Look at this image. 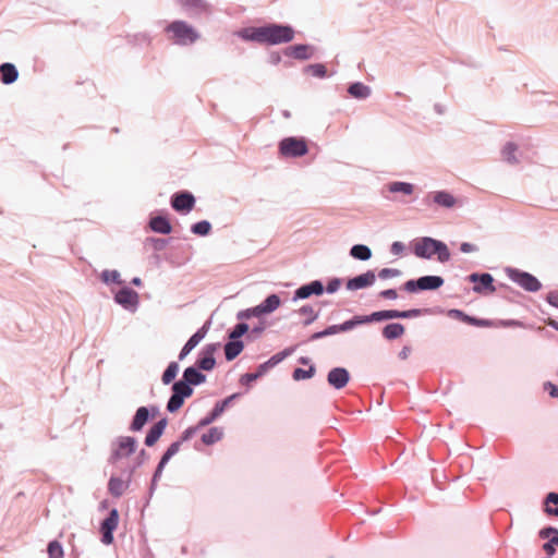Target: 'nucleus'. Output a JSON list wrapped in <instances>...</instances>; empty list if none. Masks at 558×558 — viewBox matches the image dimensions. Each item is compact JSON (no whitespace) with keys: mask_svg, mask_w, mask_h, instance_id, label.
Listing matches in <instances>:
<instances>
[{"mask_svg":"<svg viewBox=\"0 0 558 558\" xmlns=\"http://www.w3.org/2000/svg\"><path fill=\"white\" fill-rule=\"evenodd\" d=\"M350 256L356 260L366 262L372 258V250L365 244H354L350 248Z\"/></svg>","mask_w":558,"mask_h":558,"instance_id":"e433bc0d","label":"nucleus"},{"mask_svg":"<svg viewBox=\"0 0 558 558\" xmlns=\"http://www.w3.org/2000/svg\"><path fill=\"white\" fill-rule=\"evenodd\" d=\"M341 283H342L341 278H338V277L330 278L327 282V286L325 287V292H327L328 294L336 293L339 290V288L341 287Z\"/></svg>","mask_w":558,"mask_h":558,"instance_id":"4d7b16f0","label":"nucleus"},{"mask_svg":"<svg viewBox=\"0 0 558 558\" xmlns=\"http://www.w3.org/2000/svg\"><path fill=\"white\" fill-rule=\"evenodd\" d=\"M546 302L558 310V290H551L546 294Z\"/></svg>","mask_w":558,"mask_h":558,"instance_id":"0e129e2a","label":"nucleus"},{"mask_svg":"<svg viewBox=\"0 0 558 558\" xmlns=\"http://www.w3.org/2000/svg\"><path fill=\"white\" fill-rule=\"evenodd\" d=\"M178 3L192 17L211 13V4L206 0H178Z\"/></svg>","mask_w":558,"mask_h":558,"instance_id":"a211bd4d","label":"nucleus"},{"mask_svg":"<svg viewBox=\"0 0 558 558\" xmlns=\"http://www.w3.org/2000/svg\"><path fill=\"white\" fill-rule=\"evenodd\" d=\"M146 242L149 243L155 251L160 252L166 248L170 239L149 236L146 239Z\"/></svg>","mask_w":558,"mask_h":558,"instance_id":"864d4df0","label":"nucleus"},{"mask_svg":"<svg viewBox=\"0 0 558 558\" xmlns=\"http://www.w3.org/2000/svg\"><path fill=\"white\" fill-rule=\"evenodd\" d=\"M264 375H266V373L260 371V366L258 365L254 373L242 374L239 378V383L250 389L252 384L262 378Z\"/></svg>","mask_w":558,"mask_h":558,"instance_id":"a19ab883","label":"nucleus"},{"mask_svg":"<svg viewBox=\"0 0 558 558\" xmlns=\"http://www.w3.org/2000/svg\"><path fill=\"white\" fill-rule=\"evenodd\" d=\"M543 389L549 395L550 398L558 399V385L551 381H545L543 384Z\"/></svg>","mask_w":558,"mask_h":558,"instance_id":"680f3d73","label":"nucleus"},{"mask_svg":"<svg viewBox=\"0 0 558 558\" xmlns=\"http://www.w3.org/2000/svg\"><path fill=\"white\" fill-rule=\"evenodd\" d=\"M414 184L404 181H392L387 184V189L390 193H401L404 195H411L414 192Z\"/></svg>","mask_w":558,"mask_h":558,"instance_id":"4c0bfd02","label":"nucleus"},{"mask_svg":"<svg viewBox=\"0 0 558 558\" xmlns=\"http://www.w3.org/2000/svg\"><path fill=\"white\" fill-rule=\"evenodd\" d=\"M324 292V282L320 279H315L296 288L293 292L292 301L296 302L310 299L311 296H320Z\"/></svg>","mask_w":558,"mask_h":558,"instance_id":"dca6fc26","label":"nucleus"},{"mask_svg":"<svg viewBox=\"0 0 558 558\" xmlns=\"http://www.w3.org/2000/svg\"><path fill=\"white\" fill-rule=\"evenodd\" d=\"M222 437L223 429L221 427L214 426L202 435L201 440L206 446H213L216 442L220 441Z\"/></svg>","mask_w":558,"mask_h":558,"instance_id":"c9c22d12","label":"nucleus"},{"mask_svg":"<svg viewBox=\"0 0 558 558\" xmlns=\"http://www.w3.org/2000/svg\"><path fill=\"white\" fill-rule=\"evenodd\" d=\"M165 33L169 40L179 47H189L199 40V32L184 20H174L167 24Z\"/></svg>","mask_w":558,"mask_h":558,"instance_id":"20e7f679","label":"nucleus"},{"mask_svg":"<svg viewBox=\"0 0 558 558\" xmlns=\"http://www.w3.org/2000/svg\"><path fill=\"white\" fill-rule=\"evenodd\" d=\"M293 314L304 316L305 318L302 322V325L307 327L318 319L320 311H316L312 305L305 304L302 305L299 310H295Z\"/></svg>","mask_w":558,"mask_h":558,"instance_id":"7c9ffc66","label":"nucleus"},{"mask_svg":"<svg viewBox=\"0 0 558 558\" xmlns=\"http://www.w3.org/2000/svg\"><path fill=\"white\" fill-rule=\"evenodd\" d=\"M405 332V327L401 323H388L381 329V336L385 340L393 341L402 337Z\"/></svg>","mask_w":558,"mask_h":558,"instance_id":"c85d7f7f","label":"nucleus"},{"mask_svg":"<svg viewBox=\"0 0 558 558\" xmlns=\"http://www.w3.org/2000/svg\"><path fill=\"white\" fill-rule=\"evenodd\" d=\"M242 396L241 392H234L222 400H219L215 403L214 408L199 420V426H208L214 423L222 413L227 410L228 407L232 404L235 400H238Z\"/></svg>","mask_w":558,"mask_h":558,"instance_id":"ddd939ff","label":"nucleus"},{"mask_svg":"<svg viewBox=\"0 0 558 558\" xmlns=\"http://www.w3.org/2000/svg\"><path fill=\"white\" fill-rule=\"evenodd\" d=\"M470 326L481 327V328H489V327L496 326V324L492 319L480 318V317L473 316Z\"/></svg>","mask_w":558,"mask_h":558,"instance_id":"13d9d810","label":"nucleus"},{"mask_svg":"<svg viewBox=\"0 0 558 558\" xmlns=\"http://www.w3.org/2000/svg\"><path fill=\"white\" fill-rule=\"evenodd\" d=\"M148 453L145 449H141L137 453V456L135 457L134 461H133V464L135 465V468H141L145 461L148 459Z\"/></svg>","mask_w":558,"mask_h":558,"instance_id":"e2e57ef3","label":"nucleus"},{"mask_svg":"<svg viewBox=\"0 0 558 558\" xmlns=\"http://www.w3.org/2000/svg\"><path fill=\"white\" fill-rule=\"evenodd\" d=\"M258 305L265 315H269L279 308L281 305V299L277 293H271L268 294Z\"/></svg>","mask_w":558,"mask_h":558,"instance_id":"f704fd0d","label":"nucleus"},{"mask_svg":"<svg viewBox=\"0 0 558 558\" xmlns=\"http://www.w3.org/2000/svg\"><path fill=\"white\" fill-rule=\"evenodd\" d=\"M220 348L219 342L207 343L198 352L197 359L194 365L204 369L205 372H211L216 367L215 353Z\"/></svg>","mask_w":558,"mask_h":558,"instance_id":"4468645a","label":"nucleus"},{"mask_svg":"<svg viewBox=\"0 0 558 558\" xmlns=\"http://www.w3.org/2000/svg\"><path fill=\"white\" fill-rule=\"evenodd\" d=\"M504 271L512 282L517 283L526 292L534 293L539 291L543 287L538 278L529 271L511 266L505 267Z\"/></svg>","mask_w":558,"mask_h":558,"instance_id":"423d86ee","label":"nucleus"},{"mask_svg":"<svg viewBox=\"0 0 558 558\" xmlns=\"http://www.w3.org/2000/svg\"><path fill=\"white\" fill-rule=\"evenodd\" d=\"M117 304L121 305L124 310L134 313L140 305L138 293L128 286H123L113 296Z\"/></svg>","mask_w":558,"mask_h":558,"instance_id":"2eb2a0df","label":"nucleus"},{"mask_svg":"<svg viewBox=\"0 0 558 558\" xmlns=\"http://www.w3.org/2000/svg\"><path fill=\"white\" fill-rule=\"evenodd\" d=\"M315 47L308 44H295L288 46L283 50V54L300 61H306L313 58Z\"/></svg>","mask_w":558,"mask_h":558,"instance_id":"4be33fe9","label":"nucleus"},{"mask_svg":"<svg viewBox=\"0 0 558 558\" xmlns=\"http://www.w3.org/2000/svg\"><path fill=\"white\" fill-rule=\"evenodd\" d=\"M316 373V367L314 364H310V367L307 369H304L302 367H296L292 372V378L295 381L311 379L314 377Z\"/></svg>","mask_w":558,"mask_h":558,"instance_id":"c03bdc74","label":"nucleus"},{"mask_svg":"<svg viewBox=\"0 0 558 558\" xmlns=\"http://www.w3.org/2000/svg\"><path fill=\"white\" fill-rule=\"evenodd\" d=\"M498 327L502 328H525V324L519 319H500L496 324Z\"/></svg>","mask_w":558,"mask_h":558,"instance_id":"6e6d98bb","label":"nucleus"},{"mask_svg":"<svg viewBox=\"0 0 558 558\" xmlns=\"http://www.w3.org/2000/svg\"><path fill=\"white\" fill-rule=\"evenodd\" d=\"M429 196L435 204L447 209L453 208L457 204V198L446 190L433 192Z\"/></svg>","mask_w":558,"mask_h":558,"instance_id":"cd10ccee","label":"nucleus"},{"mask_svg":"<svg viewBox=\"0 0 558 558\" xmlns=\"http://www.w3.org/2000/svg\"><path fill=\"white\" fill-rule=\"evenodd\" d=\"M350 372L343 366L332 367L327 374V383L336 390L344 388L350 381Z\"/></svg>","mask_w":558,"mask_h":558,"instance_id":"aec40b11","label":"nucleus"},{"mask_svg":"<svg viewBox=\"0 0 558 558\" xmlns=\"http://www.w3.org/2000/svg\"><path fill=\"white\" fill-rule=\"evenodd\" d=\"M47 553L49 558H63L64 551L60 542L57 539L50 541L47 546Z\"/></svg>","mask_w":558,"mask_h":558,"instance_id":"8fccbe9b","label":"nucleus"},{"mask_svg":"<svg viewBox=\"0 0 558 558\" xmlns=\"http://www.w3.org/2000/svg\"><path fill=\"white\" fill-rule=\"evenodd\" d=\"M179 371V362L171 361L161 374V383L165 386L171 384V395L166 404V409L169 413L178 412L183 407L185 400L194 393V387L183 378L175 380Z\"/></svg>","mask_w":558,"mask_h":558,"instance_id":"f03ea898","label":"nucleus"},{"mask_svg":"<svg viewBox=\"0 0 558 558\" xmlns=\"http://www.w3.org/2000/svg\"><path fill=\"white\" fill-rule=\"evenodd\" d=\"M234 35L243 41L277 46L291 43L295 37V31L290 24L266 23L262 26L240 28Z\"/></svg>","mask_w":558,"mask_h":558,"instance_id":"f257e3e1","label":"nucleus"},{"mask_svg":"<svg viewBox=\"0 0 558 558\" xmlns=\"http://www.w3.org/2000/svg\"><path fill=\"white\" fill-rule=\"evenodd\" d=\"M279 153L287 158L302 157L308 153L307 142L304 137H284L279 142Z\"/></svg>","mask_w":558,"mask_h":558,"instance_id":"6e6552de","label":"nucleus"},{"mask_svg":"<svg viewBox=\"0 0 558 558\" xmlns=\"http://www.w3.org/2000/svg\"><path fill=\"white\" fill-rule=\"evenodd\" d=\"M473 283L472 291L476 294H492L496 291L495 279L489 272H472L465 278Z\"/></svg>","mask_w":558,"mask_h":558,"instance_id":"9d476101","label":"nucleus"},{"mask_svg":"<svg viewBox=\"0 0 558 558\" xmlns=\"http://www.w3.org/2000/svg\"><path fill=\"white\" fill-rule=\"evenodd\" d=\"M209 326L210 322L208 320L187 339L179 352V361H183L199 344L206 337Z\"/></svg>","mask_w":558,"mask_h":558,"instance_id":"f3484780","label":"nucleus"},{"mask_svg":"<svg viewBox=\"0 0 558 558\" xmlns=\"http://www.w3.org/2000/svg\"><path fill=\"white\" fill-rule=\"evenodd\" d=\"M119 511L117 508H112L107 517L100 522L99 531L101 533L100 541L104 545H111L114 541V531L119 524Z\"/></svg>","mask_w":558,"mask_h":558,"instance_id":"f8f14e48","label":"nucleus"},{"mask_svg":"<svg viewBox=\"0 0 558 558\" xmlns=\"http://www.w3.org/2000/svg\"><path fill=\"white\" fill-rule=\"evenodd\" d=\"M168 425V418L162 417L155 422L146 433L144 444L147 447H153L159 438L163 435Z\"/></svg>","mask_w":558,"mask_h":558,"instance_id":"5701e85b","label":"nucleus"},{"mask_svg":"<svg viewBox=\"0 0 558 558\" xmlns=\"http://www.w3.org/2000/svg\"><path fill=\"white\" fill-rule=\"evenodd\" d=\"M447 315L450 318H452V319L460 320V322H462L464 324H468V325H471V322H472V318H473L472 315H469L464 311L459 310V308H451V310H449L447 312Z\"/></svg>","mask_w":558,"mask_h":558,"instance_id":"603ef678","label":"nucleus"},{"mask_svg":"<svg viewBox=\"0 0 558 558\" xmlns=\"http://www.w3.org/2000/svg\"><path fill=\"white\" fill-rule=\"evenodd\" d=\"M296 345H291L286 349H283L280 352H277L275 355L277 356L278 361L281 363L284 359L290 356L295 351Z\"/></svg>","mask_w":558,"mask_h":558,"instance_id":"338daca9","label":"nucleus"},{"mask_svg":"<svg viewBox=\"0 0 558 558\" xmlns=\"http://www.w3.org/2000/svg\"><path fill=\"white\" fill-rule=\"evenodd\" d=\"M445 283V279L438 275H425L405 281L401 289L408 293H420L423 291H436Z\"/></svg>","mask_w":558,"mask_h":558,"instance_id":"39448f33","label":"nucleus"},{"mask_svg":"<svg viewBox=\"0 0 558 558\" xmlns=\"http://www.w3.org/2000/svg\"><path fill=\"white\" fill-rule=\"evenodd\" d=\"M191 232L198 236H207L213 230V226L208 220H199L190 228Z\"/></svg>","mask_w":558,"mask_h":558,"instance_id":"79ce46f5","label":"nucleus"},{"mask_svg":"<svg viewBox=\"0 0 558 558\" xmlns=\"http://www.w3.org/2000/svg\"><path fill=\"white\" fill-rule=\"evenodd\" d=\"M538 536L542 539H548L543 544V550L550 558L556 553V547L558 546V529L547 525L539 530Z\"/></svg>","mask_w":558,"mask_h":558,"instance_id":"412c9836","label":"nucleus"},{"mask_svg":"<svg viewBox=\"0 0 558 558\" xmlns=\"http://www.w3.org/2000/svg\"><path fill=\"white\" fill-rule=\"evenodd\" d=\"M432 312L433 310L429 307L402 310V319H411L425 315H430Z\"/></svg>","mask_w":558,"mask_h":558,"instance_id":"09e8293b","label":"nucleus"},{"mask_svg":"<svg viewBox=\"0 0 558 558\" xmlns=\"http://www.w3.org/2000/svg\"><path fill=\"white\" fill-rule=\"evenodd\" d=\"M375 281L376 272L375 270L369 269L363 274L349 278L345 282V288L349 291H357L374 286Z\"/></svg>","mask_w":558,"mask_h":558,"instance_id":"6ab92c4d","label":"nucleus"},{"mask_svg":"<svg viewBox=\"0 0 558 558\" xmlns=\"http://www.w3.org/2000/svg\"><path fill=\"white\" fill-rule=\"evenodd\" d=\"M304 72L312 74L318 78L327 77V68L324 63H311L304 68Z\"/></svg>","mask_w":558,"mask_h":558,"instance_id":"49530a36","label":"nucleus"},{"mask_svg":"<svg viewBox=\"0 0 558 558\" xmlns=\"http://www.w3.org/2000/svg\"><path fill=\"white\" fill-rule=\"evenodd\" d=\"M412 252L421 259H432L436 256L440 264H445L451 258L448 245L444 241L432 236L417 238L413 243Z\"/></svg>","mask_w":558,"mask_h":558,"instance_id":"7ed1b4c3","label":"nucleus"},{"mask_svg":"<svg viewBox=\"0 0 558 558\" xmlns=\"http://www.w3.org/2000/svg\"><path fill=\"white\" fill-rule=\"evenodd\" d=\"M518 145L513 142H507L501 149L502 158L506 162L510 165L519 163V159L517 158Z\"/></svg>","mask_w":558,"mask_h":558,"instance_id":"58836bf2","label":"nucleus"},{"mask_svg":"<svg viewBox=\"0 0 558 558\" xmlns=\"http://www.w3.org/2000/svg\"><path fill=\"white\" fill-rule=\"evenodd\" d=\"M148 226L153 232L168 235L172 232V225L167 215L159 214L150 217Z\"/></svg>","mask_w":558,"mask_h":558,"instance_id":"b1692460","label":"nucleus"},{"mask_svg":"<svg viewBox=\"0 0 558 558\" xmlns=\"http://www.w3.org/2000/svg\"><path fill=\"white\" fill-rule=\"evenodd\" d=\"M203 372L205 371L193 364L184 368L181 378H183L193 387H197L204 384L207 379L206 375Z\"/></svg>","mask_w":558,"mask_h":558,"instance_id":"a878e982","label":"nucleus"},{"mask_svg":"<svg viewBox=\"0 0 558 558\" xmlns=\"http://www.w3.org/2000/svg\"><path fill=\"white\" fill-rule=\"evenodd\" d=\"M161 474L157 473L154 471L153 473V476H151V481H150V485H149V488H148V497H147V500H146V505L149 504V500L150 498L153 497L156 488H157V485H158V482L159 480L161 478Z\"/></svg>","mask_w":558,"mask_h":558,"instance_id":"bf43d9fd","label":"nucleus"},{"mask_svg":"<svg viewBox=\"0 0 558 558\" xmlns=\"http://www.w3.org/2000/svg\"><path fill=\"white\" fill-rule=\"evenodd\" d=\"M19 78V70L15 64L11 62H3L0 64V82L3 85H11Z\"/></svg>","mask_w":558,"mask_h":558,"instance_id":"bb28decb","label":"nucleus"},{"mask_svg":"<svg viewBox=\"0 0 558 558\" xmlns=\"http://www.w3.org/2000/svg\"><path fill=\"white\" fill-rule=\"evenodd\" d=\"M362 325H366L365 315H353L351 318L340 323L342 332L351 331Z\"/></svg>","mask_w":558,"mask_h":558,"instance_id":"ea45409f","label":"nucleus"},{"mask_svg":"<svg viewBox=\"0 0 558 558\" xmlns=\"http://www.w3.org/2000/svg\"><path fill=\"white\" fill-rule=\"evenodd\" d=\"M543 511L547 515L558 517V493H548L543 500Z\"/></svg>","mask_w":558,"mask_h":558,"instance_id":"473e14b6","label":"nucleus"},{"mask_svg":"<svg viewBox=\"0 0 558 558\" xmlns=\"http://www.w3.org/2000/svg\"><path fill=\"white\" fill-rule=\"evenodd\" d=\"M137 449V440L133 436H119L111 444L108 462L113 464L123 458H129Z\"/></svg>","mask_w":558,"mask_h":558,"instance_id":"0eeeda50","label":"nucleus"},{"mask_svg":"<svg viewBox=\"0 0 558 558\" xmlns=\"http://www.w3.org/2000/svg\"><path fill=\"white\" fill-rule=\"evenodd\" d=\"M159 414V407L156 404L138 407L131 420L129 430L141 432L144 426Z\"/></svg>","mask_w":558,"mask_h":558,"instance_id":"1a4fd4ad","label":"nucleus"},{"mask_svg":"<svg viewBox=\"0 0 558 558\" xmlns=\"http://www.w3.org/2000/svg\"><path fill=\"white\" fill-rule=\"evenodd\" d=\"M250 331V325L246 322H239L227 331V337L232 339H242Z\"/></svg>","mask_w":558,"mask_h":558,"instance_id":"37998d69","label":"nucleus"},{"mask_svg":"<svg viewBox=\"0 0 558 558\" xmlns=\"http://www.w3.org/2000/svg\"><path fill=\"white\" fill-rule=\"evenodd\" d=\"M100 279L106 284H122L120 272L116 269H105L100 274Z\"/></svg>","mask_w":558,"mask_h":558,"instance_id":"a18cd8bd","label":"nucleus"},{"mask_svg":"<svg viewBox=\"0 0 558 558\" xmlns=\"http://www.w3.org/2000/svg\"><path fill=\"white\" fill-rule=\"evenodd\" d=\"M195 196L187 190L178 191L170 197L172 209L181 215L190 214L195 207Z\"/></svg>","mask_w":558,"mask_h":558,"instance_id":"9b49d317","label":"nucleus"},{"mask_svg":"<svg viewBox=\"0 0 558 558\" xmlns=\"http://www.w3.org/2000/svg\"><path fill=\"white\" fill-rule=\"evenodd\" d=\"M129 486L130 485L124 480H122L119 476L112 475L108 482V492L113 497L119 498L123 495L124 490Z\"/></svg>","mask_w":558,"mask_h":558,"instance_id":"2f4dec72","label":"nucleus"},{"mask_svg":"<svg viewBox=\"0 0 558 558\" xmlns=\"http://www.w3.org/2000/svg\"><path fill=\"white\" fill-rule=\"evenodd\" d=\"M349 95L357 100H364L371 96V87L362 82H353L348 86Z\"/></svg>","mask_w":558,"mask_h":558,"instance_id":"c756f323","label":"nucleus"},{"mask_svg":"<svg viewBox=\"0 0 558 558\" xmlns=\"http://www.w3.org/2000/svg\"><path fill=\"white\" fill-rule=\"evenodd\" d=\"M179 452V445L178 442H172L170 446L165 450V452L161 454L160 460L155 469V472L162 475V472L168 464V462L171 460L173 456H175Z\"/></svg>","mask_w":558,"mask_h":558,"instance_id":"72a5a7b5","label":"nucleus"},{"mask_svg":"<svg viewBox=\"0 0 558 558\" xmlns=\"http://www.w3.org/2000/svg\"><path fill=\"white\" fill-rule=\"evenodd\" d=\"M378 296L384 300H396L398 298V292L396 289L390 288V289L381 290L378 293Z\"/></svg>","mask_w":558,"mask_h":558,"instance_id":"69168bd1","label":"nucleus"},{"mask_svg":"<svg viewBox=\"0 0 558 558\" xmlns=\"http://www.w3.org/2000/svg\"><path fill=\"white\" fill-rule=\"evenodd\" d=\"M266 327L265 320H259L252 329L250 328L251 333L248 337L253 339L258 338L266 330Z\"/></svg>","mask_w":558,"mask_h":558,"instance_id":"052dcab7","label":"nucleus"},{"mask_svg":"<svg viewBox=\"0 0 558 558\" xmlns=\"http://www.w3.org/2000/svg\"><path fill=\"white\" fill-rule=\"evenodd\" d=\"M378 278L381 280H387L390 278H396L402 276V271L397 268H381L378 274Z\"/></svg>","mask_w":558,"mask_h":558,"instance_id":"5fc2aeb1","label":"nucleus"},{"mask_svg":"<svg viewBox=\"0 0 558 558\" xmlns=\"http://www.w3.org/2000/svg\"><path fill=\"white\" fill-rule=\"evenodd\" d=\"M205 426H199V422L194 425V426H189L187 428H185L178 440H175L174 442H178L179 445V449L181 448V445L185 441H189L190 439H192L194 437V435L201 429V428H204Z\"/></svg>","mask_w":558,"mask_h":558,"instance_id":"de8ad7c7","label":"nucleus"},{"mask_svg":"<svg viewBox=\"0 0 558 558\" xmlns=\"http://www.w3.org/2000/svg\"><path fill=\"white\" fill-rule=\"evenodd\" d=\"M245 342L242 339H232L227 337V341L223 345L225 357L227 362L235 360L244 350Z\"/></svg>","mask_w":558,"mask_h":558,"instance_id":"393cba45","label":"nucleus"},{"mask_svg":"<svg viewBox=\"0 0 558 558\" xmlns=\"http://www.w3.org/2000/svg\"><path fill=\"white\" fill-rule=\"evenodd\" d=\"M366 324L388 322L387 310L375 311L365 315Z\"/></svg>","mask_w":558,"mask_h":558,"instance_id":"3c124183","label":"nucleus"},{"mask_svg":"<svg viewBox=\"0 0 558 558\" xmlns=\"http://www.w3.org/2000/svg\"><path fill=\"white\" fill-rule=\"evenodd\" d=\"M405 250V245L403 242L395 241L390 245V253L393 255H401Z\"/></svg>","mask_w":558,"mask_h":558,"instance_id":"774afa93","label":"nucleus"}]
</instances>
